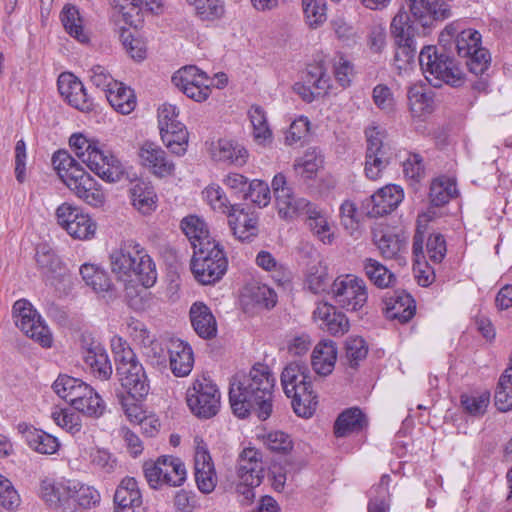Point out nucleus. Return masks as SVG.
<instances>
[{"label":"nucleus","instance_id":"obj_1","mask_svg":"<svg viewBox=\"0 0 512 512\" xmlns=\"http://www.w3.org/2000/svg\"><path fill=\"white\" fill-rule=\"evenodd\" d=\"M276 378L270 367L256 363L247 374L233 378L229 389L231 409L239 418H246L254 409L261 420L272 412V395Z\"/></svg>","mask_w":512,"mask_h":512},{"label":"nucleus","instance_id":"obj_2","mask_svg":"<svg viewBox=\"0 0 512 512\" xmlns=\"http://www.w3.org/2000/svg\"><path fill=\"white\" fill-rule=\"evenodd\" d=\"M112 272L120 279L135 276L143 287H152L157 271L146 249L135 240H123L109 254Z\"/></svg>","mask_w":512,"mask_h":512},{"label":"nucleus","instance_id":"obj_3","mask_svg":"<svg viewBox=\"0 0 512 512\" xmlns=\"http://www.w3.org/2000/svg\"><path fill=\"white\" fill-rule=\"evenodd\" d=\"M71 151L86 163L102 180L114 183L122 179L125 170L121 161L97 142L90 141L83 133H74L69 138Z\"/></svg>","mask_w":512,"mask_h":512},{"label":"nucleus","instance_id":"obj_4","mask_svg":"<svg viewBox=\"0 0 512 512\" xmlns=\"http://www.w3.org/2000/svg\"><path fill=\"white\" fill-rule=\"evenodd\" d=\"M116 363V373L122 387L133 399H142L149 393V383L142 364L126 340L114 335L110 340Z\"/></svg>","mask_w":512,"mask_h":512},{"label":"nucleus","instance_id":"obj_5","mask_svg":"<svg viewBox=\"0 0 512 512\" xmlns=\"http://www.w3.org/2000/svg\"><path fill=\"white\" fill-rule=\"evenodd\" d=\"M419 65L426 80L434 87L462 85L463 72L450 56L439 53L435 46H425L419 54Z\"/></svg>","mask_w":512,"mask_h":512},{"label":"nucleus","instance_id":"obj_6","mask_svg":"<svg viewBox=\"0 0 512 512\" xmlns=\"http://www.w3.org/2000/svg\"><path fill=\"white\" fill-rule=\"evenodd\" d=\"M228 261L219 243L206 242L193 252L191 269L195 279L203 285L219 281L225 274Z\"/></svg>","mask_w":512,"mask_h":512},{"label":"nucleus","instance_id":"obj_7","mask_svg":"<svg viewBox=\"0 0 512 512\" xmlns=\"http://www.w3.org/2000/svg\"><path fill=\"white\" fill-rule=\"evenodd\" d=\"M186 401L196 417L210 419L220 411L221 393L210 378L202 376L194 379L187 389Z\"/></svg>","mask_w":512,"mask_h":512},{"label":"nucleus","instance_id":"obj_8","mask_svg":"<svg viewBox=\"0 0 512 512\" xmlns=\"http://www.w3.org/2000/svg\"><path fill=\"white\" fill-rule=\"evenodd\" d=\"M143 471L148 485L155 490L164 486L179 487L187 477L184 463L177 457L167 455L156 461L145 462Z\"/></svg>","mask_w":512,"mask_h":512},{"label":"nucleus","instance_id":"obj_9","mask_svg":"<svg viewBox=\"0 0 512 512\" xmlns=\"http://www.w3.org/2000/svg\"><path fill=\"white\" fill-rule=\"evenodd\" d=\"M330 295L337 307L347 312H358L367 303L368 289L362 278L346 274L335 278Z\"/></svg>","mask_w":512,"mask_h":512},{"label":"nucleus","instance_id":"obj_10","mask_svg":"<svg viewBox=\"0 0 512 512\" xmlns=\"http://www.w3.org/2000/svg\"><path fill=\"white\" fill-rule=\"evenodd\" d=\"M74 344L95 377L101 380H108L111 377L113 369L108 353L90 332L78 333L74 338Z\"/></svg>","mask_w":512,"mask_h":512},{"label":"nucleus","instance_id":"obj_11","mask_svg":"<svg viewBox=\"0 0 512 512\" xmlns=\"http://www.w3.org/2000/svg\"><path fill=\"white\" fill-rule=\"evenodd\" d=\"M16 326L29 338L43 347H50L52 335L41 315L27 299H19L13 305Z\"/></svg>","mask_w":512,"mask_h":512},{"label":"nucleus","instance_id":"obj_12","mask_svg":"<svg viewBox=\"0 0 512 512\" xmlns=\"http://www.w3.org/2000/svg\"><path fill=\"white\" fill-rule=\"evenodd\" d=\"M66 169V187L87 204L99 207L105 202V194L95 179L69 157Z\"/></svg>","mask_w":512,"mask_h":512},{"label":"nucleus","instance_id":"obj_13","mask_svg":"<svg viewBox=\"0 0 512 512\" xmlns=\"http://www.w3.org/2000/svg\"><path fill=\"white\" fill-rule=\"evenodd\" d=\"M373 242L385 259L404 262L407 253L408 236L388 226L378 225L373 230Z\"/></svg>","mask_w":512,"mask_h":512},{"label":"nucleus","instance_id":"obj_14","mask_svg":"<svg viewBox=\"0 0 512 512\" xmlns=\"http://www.w3.org/2000/svg\"><path fill=\"white\" fill-rule=\"evenodd\" d=\"M138 158L141 166L158 178L171 177L175 173V164L166 152L156 143L143 142L138 149Z\"/></svg>","mask_w":512,"mask_h":512},{"label":"nucleus","instance_id":"obj_15","mask_svg":"<svg viewBox=\"0 0 512 512\" xmlns=\"http://www.w3.org/2000/svg\"><path fill=\"white\" fill-rule=\"evenodd\" d=\"M79 405L75 407L78 413H68L66 410V432L76 435L82 429V416L94 418L101 417L106 409V404L101 396L91 387L90 393L83 395Z\"/></svg>","mask_w":512,"mask_h":512},{"label":"nucleus","instance_id":"obj_16","mask_svg":"<svg viewBox=\"0 0 512 512\" xmlns=\"http://www.w3.org/2000/svg\"><path fill=\"white\" fill-rule=\"evenodd\" d=\"M194 476L197 488L204 494H210L217 485V474L207 447L198 444L194 456Z\"/></svg>","mask_w":512,"mask_h":512},{"label":"nucleus","instance_id":"obj_17","mask_svg":"<svg viewBox=\"0 0 512 512\" xmlns=\"http://www.w3.org/2000/svg\"><path fill=\"white\" fill-rule=\"evenodd\" d=\"M404 198L403 189L395 184L386 185L375 192L367 203L370 217H381L394 211Z\"/></svg>","mask_w":512,"mask_h":512},{"label":"nucleus","instance_id":"obj_18","mask_svg":"<svg viewBox=\"0 0 512 512\" xmlns=\"http://www.w3.org/2000/svg\"><path fill=\"white\" fill-rule=\"evenodd\" d=\"M237 475L243 484L260 485L263 478L261 452L253 447L244 448L238 457Z\"/></svg>","mask_w":512,"mask_h":512},{"label":"nucleus","instance_id":"obj_19","mask_svg":"<svg viewBox=\"0 0 512 512\" xmlns=\"http://www.w3.org/2000/svg\"><path fill=\"white\" fill-rule=\"evenodd\" d=\"M80 274L83 281L99 297L107 301L116 298V289L109 274L101 267L95 264L85 263L80 267Z\"/></svg>","mask_w":512,"mask_h":512},{"label":"nucleus","instance_id":"obj_20","mask_svg":"<svg viewBox=\"0 0 512 512\" xmlns=\"http://www.w3.org/2000/svg\"><path fill=\"white\" fill-rule=\"evenodd\" d=\"M169 365L176 377L188 376L194 366V353L189 343L181 339H171L168 342Z\"/></svg>","mask_w":512,"mask_h":512},{"label":"nucleus","instance_id":"obj_21","mask_svg":"<svg viewBox=\"0 0 512 512\" xmlns=\"http://www.w3.org/2000/svg\"><path fill=\"white\" fill-rule=\"evenodd\" d=\"M313 317L322 330L333 336H341L349 330L346 315L328 303L319 304L313 312Z\"/></svg>","mask_w":512,"mask_h":512},{"label":"nucleus","instance_id":"obj_22","mask_svg":"<svg viewBox=\"0 0 512 512\" xmlns=\"http://www.w3.org/2000/svg\"><path fill=\"white\" fill-rule=\"evenodd\" d=\"M97 224L79 208L66 203V233L78 240H90L94 237Z\"/></svg>","mask_w":512,"mask_h":512},{"label":"nucleus","instance_id":"obj_23","mask_svg":"<svg viewBox=\"0 0 512 512\" xmlns=\"http://www.w3.org/2000/svg\"><path fill=\"white\" fill-rule=\"evenodd\" d=\"M191 325L202 339L210 340L217 336L218 325L211 309L203 302H195L189 310Z\"/></svg>","mask_w":512,"mask_h":512},{"label":"nucleus","instance_id":"obj_24","mask_svg":"<svg viewBox=\"0 0 512 512\" xmlns=\"http://www.w3.org/2000/svg\"><path fill=\"white\" fill-rule=\"evenodd\" d=\"M385 306L387 318L397 319L401 323L411 320L416 311L414 299L405 291H394L385 298Z\"/></svg>","mask_w":512,"mask_h":512},{"label":"nucleus","instance_id":"obj_25","mask_svg":"<svg viewBox=\"0 0 512 512\" xmlns=\"http://www.w3.org/2000/svg\"><path fill=\"white\" fill-rule=\"evenodd\" d=\"M111 5L121 14L125 24L138 27L142 22L143 7L153 11L161 6L160 0H109Z\"/></svg>","mask_w":512,"mask_h":512},{"label":"nucleus","instance_id":"obj_26","mask_svg":"<svg viewBox=\"0 0 512 512\" xmlns=\"http://www.w3.org/2000/svg\"><path fill=\"white\" fill-rule=\"evenodd\" d=\"M100 493L92 486L75 480H69L66 485V502L82 510H89L100 503Z\"/></svg>","mask_w":512,"mask_h":512},{"label":"nucleus","instance_id":"obj_27","mask_svg":"<svg viewBox=\"0 0 512 512\" xmlns=\"http://www.w3.org/2000/svg\"><path fill=\"white\" fill-rule=\"evenodd\" d=\"M227 217L229 226L237 239L245 241L256 236L258 219L253 213L237 205Z\"/></svg>","mask_w":512,"mask_h":512},{"label":"nucleus","instance_id":"obj_28","mask_svg":"<svg viewBox=\"0 0 512 512\" xmlns=\"http://www.w3.org/2000/svg\"><path fill=\"white\" fill-rule=\"evenodd\" d=\"M413 17L427 25L430 20H443L450 16V9L444 2L430 0H405Z\"/></svg>","mask_w":512,"mask_h":512},{"label":"nucleus","instance_id":"obj_29","mask_svg":"<svg viewBox=\"0 0 512 512\" xmlns=\"http://www.w3.org/2000/svg\"><path fill=\"white\" fill-rule=\"evenodd\" d=\"M211 156L215 161L243 166L248 159V151L231 139H219L211 147Z\"/></svg>","mask_w":512,"mask_h":512},{"label":"nucleus","instance_id":"obj_30","mask_svg":"<svg viewBox=\"0 0 512 512\" xmlns=\"http://www.w3.org/2000/svg\"><path fill=\"white\" fill-rule=\"evenodd\" d=\"M281 385L287 397L295 395L302 387L311 386L309 370L300 362H291L282 371Z\"/></svg>","mask_w":512,"mask_h":512},{"label":"nucleus","instance_id":"obj_31","mask_svg":"<svg viewBox=\"0 0 512 512\" xmlns=\"http://www.w3.org/2000/svg\"><path fill=\"white\" fill-rule=\"evenodd\" d=\"M132 206L142 215H150L157 208V194L154 187L145 181H137L129 189Z\"/></svg>","mask_w":512,"mask_h":512},{"label":"nucleus","instance_id":"obj_32","mask_svg":"<svg viewBox=\"0 0 512 512\" xmlns=\"http://www.w3.org/2000/svg\"><path fill=\"white\" fill-rule=\"evenodd\" d=\"M408 107L412 118L424 120L434 110L433 97L422 84H412L407 91Z\"/></svg>","mask_w":512,"mask_h":512},{"label":"nucleus","instance_id":"obj_33","mask_svg":"<svg viewBox=\"0 0 512 512\" xmlns=\"http://www.w3.org/2000/svg\"><path fill=\"white\" fill-rule=\"evenodd\" d=\"M337 359V348L333 341L319 342L312 352L311 364L314 371L321 376L332 373Z\"/></svg>","mask_w":512,"mask_h":512},{"label":"nucleus","instance_id":"obj_34","mask_svg":"<svg viewBox=\"0 0 512 512\" xmlns=\"http://www.w3.org/2000/svg\"><path fill=\"white\" fill-rule=\"evenodd\" d=\"M66 34L81 45H88L91 42L92 33L88 20L74 5L66 4Z\"/></svg>","mask_w":512,"mask_h":512},{"label":"nucleus","instance_id":"obj_35","mask_svg":"<svg viewBox=\"0 0 512 512\" xmlns=\"http://www.w3.org/2000/svg\"><path fill=\"white\" fill-rule=\"evenodd\" d=\"M190 5L193 6L197 18L209 25H219L226 19L224 0H193Z\"/></svg>","mask_w":512,"mask_h":512},{"label":"nucleus","instance_id":"obj_36","mask_svg":"<svg viewBox=\"0 0 512 512\" xmlns=\"http://www.w3.org/2000/svg\"><path fill=\"white\" fill-rule=\"evenodd\" d=\"M276 202L278 216L286 221L292 222L312 207L313 203L303 197H296L292 192L279 198Z\"/></svg>","mask_w":512,"mask_h":512},{"label":"nucleus","instance_id":"obj_37","mask_svg":"<svg viewBox=\"0 0 512 512\" xmlns=\"http://www.w3.org/2000/svg\"><path fill=\"white\" fill-rule=\"evenodd\" d=\"M305 216L306 224L312 234L324 244H331L333 233L326 212L319 209V207L313 203L312 207L306 211Z\"/></svg>","mask_w":512,"mask_h":512},{"label":"nucleus","instance_id":"obj_38","mask_svg":"<svg viewBox=\"0 0 512 512\" xmlns=\"http://www.w3.org/2000/svg\"><path fill=\"white\" fill-rule=\"evenodd\" d=\"M114 503L117 509L139 508L142 505V495L135 478L122 479L115 491Z\"/></svg>","mask_w":512,"mask_h":512},{"label":"nucleus","instance_id":"obj_39","mask_svg":"<svg viewBox=\"0 0 512 512\" xmlns=\"http://www.w3.org/2000/svg\"><path fill=\"white\" fill-rule=\"evenodd\" d=\"M181 229L189 239L193 247V252L201 246H205L206 242H215V240L211 239L209 236V231L204 220L196 215L184 217L181 221Z\"/></svg>","mask_w":512,"mask_h":512},{"label":"nucleus","instance_id":"obj_40","mask_svg":"<svg viewBox=\"0 0 512 512\" xmlns=\"http://www.w3.org/2000/svg\"><path fill=\"white\" fill-rule=\"evenodd\" d=\"M367 425L365 415L359 408H349L343 411L334 425L337 437H345L350 433L359 432Z\"/></svg>","mask_w":512,"mask_h":512},{"label":"nucleus","instance_id":"obj_41","mask_svg":"<svg viewBox=\"0 0 512 512\" xmlns=\"http://www.w3.org/2000/svg\"><path fill=\"white\" fill-rule=\"evenodd\" d=\"M23 435L28 446L38 453L53 454L60 446L56 437L34 427H26Z\"/></svg>","mask_w":512,"mask_h":512},{"label":"nucleus","instance_id":"obj_42","mask_svg":"<svg viewBox=\"0 0 512 512\" xmlns=\"http://www.w3.org/2000/svg\"><path fill=\"white\" fill-rule=\"evenodd\" d=\"M255 261L260 268L270 273L273 280L279 285H285L291 281L292 273L290 269L277 261L270 252L260 251Z\"/></svg>","mask_w":512,"mask_h":512},{"label":"nucleus","instance_id":"obj_43","mask_svg":"<svg viewBox=\"0 0 512 512\" xmlns=\"http://www.w3.org/2000/svg\"><path fill=\"white\" fill-rule=\"evenodd\" d=\"M66 101L69 105L82 111L88 112L92 108L82 82L72 73L66 72Z\"/></svg>","mask_w":512,"mask_h":512},{"label":"nucleus","instance_id":"obj_44","mask_svg":"<svg viewBox=\"0 0 512 512\" xmlns=\"http://www.w3.org/2000/svg\"><path fill=\"white\" fill-rule=\"evenodd\" d=\"M106 98L110 105L121 114H129L136 106L133 91L122 82H117L115 87L107 89Z\"/></svg>","mask_w":512,"mask_h":512},{"label":"nucleus","instance_id":"obj_45","mask_svg":"<svg viewBox=\"0 0 512 512\" xmlns=\"http://www.w3.org/2000/svg\"><path fill=\"white\" fill-rule=\"evenodd\" d=\"M164 145L175 155L183 156L188 147L189 133L184 124L160 131Z\"/></svg>","mask_w":512,"mask_h":512},{"label":"nucleus","instance_id":"obj_46","mask_svg":"<svg viewBox=\"0 0 512 512\" xmlns=\"http://www.w3.org/2000/svg\"><path fill=\"white\" fill-rule=\"evenodd\" d=\"M457 194L456 182L451 177L441 176L431 183L429 197L434 206H442L448 203Z\"/></svg>","mask_w":512,"mask_h":512},{"label":"nucleus","instance_id":"obj_47","mask_svg":"<svg viewBox=\"0 0 512 512\" xmlns=\"http://www.w3.org/2000/svg\"><path fill=\"white\" fill-rule=\"evenodd\" d=\"M363 269L367 278L380 289L388 288L396 281L394 273L373 258L363 261Z\"/></svg>","mask_w":512,"mask_h":512},{"label":"nucleus","instance_id":"obj_48","mask_svg":"<svg viewBox=\"0 0 512 512\" xmlns=\"http://www.w3.org/2000/svg\"><path fill=\"white\" fill-rule=\"evenodd\" d=\"M390 481V476L384 474L381 476L379 483L371 488L367 507L368 512H389L391 500L389 492Z\"/></svg>","mask_w":512,"mask_h":512},{"label":"nucleus","instance_id":"obj_49","mask_svg":"<svg viewBox=\"0 0 512 512\" xmlns=\"http://www.w3.org/2000/svg\"><path fill=\"white\" fill-rule=\"evenodd\" d=\"M253 127V136L257 143L266 145L272 141L273 134L267 116L262 107L253 105L248 112Z\"/></svg>","mask_w":512,"mask_h":512},{"label":"nucleus","instance_id":"obj_50","mask_svg":"<svg viewBox=\"0 0 512 512\" xmlns=\"http://www.w3.org/2000/svg\"><path fill=\"white\" fill-rule=\"evenodd\" d=\"M294 412L303 418H310L316 411L318 400L312 385L300 388L295 395H291Z\"/></svg>","mask_w":512,"mask_h":512},{"label":"nucleus","instance_id":"obj_51","mask_svg":"<svg viewBox=\"0 0 512 512\" xmlns=\"http://www.w3.org/2000/svg\"><path fill=\"white\" fill-rule=\"evenodd\" d=\"M35 260L48 279L54 280L61 276V261L48 246L37 247Z\"/></svg>","mask_w":512,"mask_h":512},{"label":"nucleus","instance_id":"obj_52","mask_svg":"<svg viewBox=\"0 0 512 512\" xmlns=\"http://www.w3.org/2000/svg\"><path fill=\"white\" fill-rule=\"evenodd\" d=\"M414 41L397 42L393 66L400 76H409L414 69Z\"/></svg>","mask_w":512,"mask_h":512},{"label":"nucleus","instance_id":"obj_53","mask_svg":"<svg viewBox=\"0 0 512 512\" xmlns=\"http://www.w3.org/2000/svg\"><path fill=\"white\" fill-rule=\"evenodd\" d=\"M203 197L211 209L215 212L228 215L238 204H231L223 189L216 184L206 187Z\"/></svg>","mask_w":512,"mask_h":512},{"label":"nucleus","instance_id":"obj_54","mask_svg":"<svg viewBox=\"0 0 512 512\" xmlns=\"http://www.w3.org/2000/svg\"><path fill=\"white\" fill-rule=\"evenodd\" d=\"M203 82H210L208 75L194 65H188L180 68L172 76V83L179 90L184 86H195Z\"/></svg>","mask_w":512,"mask_h":512},{"label":"nucleus","instance_id":"obj_55","mask_svg":"<svg viewBox=\"0 0 512 512\" xmlns=\"http://www.w3.org/2000/svg\"><path fill=\"white\" fill-rule=\"evenodd\" d=\"M323 165V158L315 150H308L296 160L294 169L304 179H313Z\"/></svg>","mask_w":512,"mask_h":512},{"label":"nucleus","instance_id":"obj_56","mask_svg":"<svg viewBox=\"0 0 512 512\" xmlns=\"http://www.w3.org/2000/svg\"><path fill=\"white\" fill-rule=\"evenodd\" d=\"M303 80L311 85L318 94H324L330 88V77L322 63L308 65Z\"/></svg>","mask_w":512,"mask_h":512},{"label":"nucleus","instance_id":"obj_57","mask_svg":"<svg viewBox=\"0 0 512 512\" xmlns=\"http://www.w3.org/2000/svg\"><path fill=\"white\" fill-rule=\"evenodd\" d=\"M460 402L465 412L472 416H481L490 403V393L487 391L465 393L461 395Z\"/></svg>","mask_w":512,"mask_h":512},{"label":"nucleus","instance_id":"obj_58","mask_svg":"<svg viewBox=\"0 0 512 512\" xmlns=\"http://www.w3.org/2000/svg\"><path fill=\"white\" fill-rule=\"evenodd\" d=\"M305 286L314 294L324 292L328 287L326 266L321 262L312 264L307 270Z\"/></svg>","mask_w":512,"mask_h":512},{"label":"nucleus","instance_id":"obj_59","mask_svg":"<svg viewBox=\"0 0 512 512\" xmlns=\"http://www.w3.org/2000/svg\"><path fill=\"white\" fill-rule=\"evenodd\" d=\"M306 23L311 28L321 26L327 19L325 0H302Z\"/></svg>","mask_w":512,"mask_h":512},{"label":"nucleus","instance_id":"obj_60","mask_svg":"<svg viewBox=\"0 0 512 512\" xmlns=\"http://www.w3.org/2000/svg\"><path fill=\"white\" fill-rule=\"evenodd\" d=\"M389 164L387 152H366L365 175L370 180H378Z\"/></svg>","mask_w":512,"mask_h":512},{"label":"nucleus","instance_id":"obj_61","mask_svg":"<svg viewBox=\"0 0 512 512\" xmlns=\"http://www.w3.org/2000/svg\"><path fill=\"white\" fill-rule=\"evenodd\" d=\"M91 386L79 378H74L66 375V404L73 410L80 403L83 395L90 393Z\"/></svg>","mask_w":512,"mask_h":512},{"label":"nucleus","instance_id":"obj_62","mask_svg":"<svg viewBox=\"0 0 512 512\" xmlns=\"http://www.w3.org/2000/svg\"><path fill=\"white\" fill-rule=\"evenodd\" d=\"M365 137L367 142L366 152H387L388 146L384 142L387 132L384 127L377 123H371L365 129Z\"/></svg>","mask_w":512,"mask_h":512},{"label":"nucleus","instance_id":"obj_63","mask_svg":"<svg viewBox=\"0 0 512 512\" xmlns=\"http://www.w3.org/2000/svg\"><path fill=\"white\" fill-rule=\"evenodd\" d=\"M456 49L461 57H465L481 46V34L472 28L461 30L456 40Z\"/></svg>","mask_w":512,"mask_h":512},{"label":"nucleus","instance_id":"obj_64","mask_svg":"<svg viewBox=\"0 0 512 512\" xmlns=\"http://www.w3.org/2000/svg\"><path fill=\"white\" fill-rule=\"evenodd\" d=\"M20 503V495L12 482L0 474V505L6 510H15Z\"/></svg>","mask_w":512,"mask_h":512}]
</instances>
